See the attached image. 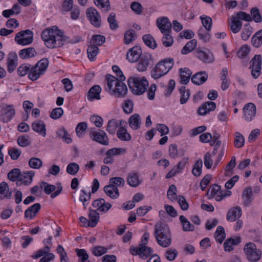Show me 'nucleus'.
I'll use <instances>...</instances> for the list:
<instances>
[{"mask_svg":"<svg viewBox=\"0 0 262 262\" xmlns=\"http://www.w3.org/2000/svg\"><path fill=\"white\" fill-rule=\"evenodd\" d=\"M41 37L45 46L49 49L62 47L67 41L68 37L56 26L45 29L41 34Z\"/></svg>","mask_w":262,"mask_h":262,"instance_id":"nucleus-1","label":"nucleus"},{"mask_svg":"<svg viewBox=\"0 0 262 262\" xmlns=\"http://www.w3.org/2000/svg\"><path fill=\"white\" fill-rule=\"evenodd\" d=\"M154 235L158 244L162 247L166 248L170 245V232L166 224L161 222L156 224L155 226Z\"/></svg>","mask_w":262,"mask_h":262,"instance_id":"nucleus-2","label":"nucleus"},{"mask_svg":"<svg viewBox=\"0 0 262 262\" xmlns=\"http://www.w3.org/2000/svg\"><path fill=\"white\" fill-rule=\"evenodd\" d=\"M174 60L172 58H167L160 60L151 71V76L157 80L167 74L172 68Z\"/></svg>","mask_w":262,"mask_h":262,"instance_id":"nucleus-3","label":"nucleus"},{"mask_svg":"<svg viewBox=\"0 0 262 262\" xmlns=\"http://www.w3.org/2000/svg\"><path fill=\"white\" fill-rule=\"evenodd\" d=\"M49 62L47 58H44L39 60L35 65L31 64L28 78L32 81L37 80L46 72Z\"/></svg>","mask_w":262,"mask_h":262,"instance_id":"nucleus-4","label":"nucleus"},{"mask_svg":"<svg viewBox=\"0 0 262 262\" xmlns=\"http://www.w3.org/2000/svg\"><path fill=\"white\" fill-rule=\"evenodd\" d=\"M127 82L129 89L136 95H141L144 93L148 85L147 80L138 77H130Z\"/></svg>","mask_w":262,"mask_h":262,"instance_id":"nucleus-5","label":"nucleus"},{"mask_svg":"<svg viewBox=\"0 0 262 262\" xmlns=\"http://www.w3.org/2000/svg\"><path fill=\"white\" fill-rule=\"evenodd\" d=\"M244 251L246 258L249 261L256 262L261 257V251L258 249L253 243H247L244 246Z\"/></svg>","mask_w":262,"mask_h":262,"instance_id":"nucleus-6","label":"nucleus"},{"mask_svg":"<svg viewBox=\"0 0 262 262\" xmlns=\"http://www.w3.org/2000/svg\"><path fill=\"white\" fill-rule=\"evenodd\" d=\"M154 62L153 56L149 53H146L143 54L136 62V67L139 72H144L147 70L148 67L153 66Z\"/></svg>","mask_w":262,"mask_h":262,"instance_id":"nucleus-7","label":"nucleus"},{"mask_svg":"<svg viewBox=\"0 0 262 262\" xmlns=\"http://www.w3.org/2000/svg\"><path fill=\"white\" fill-rule=\"evenodd\" d=\"M33 33L29 29L19 32L15 37V42L22 46L30 45L33 42Z\"/></svg>","mask_w":262,"mask_h":262,"instance_id":"nucleus-8","label":"nucleus"},{"mask_svg":"<svg viewBox=\"0 0 262 262\" xmlns=\"http://www.w3.org/2000/svg\"><path fill=\"white\" fill-rule=\"evenodd\" d=\"M89 134L93 141L103 145H108L109 144L108 137L104 130L99 129V131H96L92 129L90 131Z\"/></svg>","mask_w":262,"mask_h":262,"instance_id":"nucleus-9","label":"nucleus"},{"mask_svg":"<svg viewBox=\"0 0 262 262\" xmlns=\"http://www.w3.org/2000/svg\"><path fill=\"white\" fill-rule=\"evenodd\" d=\"M195 56L205 63H212L214 60L212 53L206 48H198L195 50Z\"/></svg>","mask_w":262,"mask_h":262,"instance_id":"nucleus-10","label":"nucleus"},{"mask_svg":"<svg viewBox=\"0 0 262 262\" xmlns=\"http://www.w3.org/2000/svg\"><path fill=\"white\" fill-rule=\"evenodd\" d=\"M250 63L252 76L254 79H256L260 76L261 73L262 63L261 55H255Z\"/></svg>","mask_w":262,"mask_h":262,"instance_id":"nucleus-11","label":"nucleus"},{"mask_svg":"<svg viewBox=\"0 0 262 262\" xmlns=\"http://www.w3.org/2000/svg\"><path fill=\"white\" fill-rule=\"evenodd\" d=\"M207 195L209 199L215 198L217 201H221L225 198V195H223V191L221 190V186L217 184L210 186L207 192Z\"/></svg>","mask_w":262,"mask_h":262,"instance_id":"nucleus-12","label":"nucleus"},{"mask_svg":"<svg viewBox=\"0 0 262 262\" xmlns=\"http://www.w3.org/2000/svg\"><path fill=\"white\" fill-rule=\"evenodd\" d=\"M86 16L91 23L96 27L101 25V18L98 11L94 8H88L86 11Z\"/></svg>","mask_w":262,"mask_h":262,"instance_id":"nucleus-13","label":"nucleus"},{"mask_svg":"<svg viewBox=\"0 0 262 262\" xmlns=\"http://www.w3.org/2000/svg\"><path fill=\"white\" fill-rule=\"evenodd\" d=\"M7 68L9 73H12L16 69L18 64V57L15 52H10L7 56Z\"/></svg>","mask_w":262,"mask_h":262,"instance_id":"nucleus-14","label":"nucleus"},{"mask_svg":"<svg viewBox=\"0 0 262 262\" xmlns=\"http://www.w3.org/2000/svg\"><path fill=\"white\" fill-rule=\"evenodd\" d=\"M142 50L138 46L130 49L126 54V59L131 63L136 62L142 55Z\"/></svg>","mask_w":262,"mask_h":262,"instance_id":"nucleus-15","label":"nucleus"},{"mask_svg":"<svg viewBox=\"0 0 262 262\" xmlns=\"http://www.w3.org/2000/svg\"><path fill=\"white\" fill-rule=\"evenodd\" d=\"M243 113L245 119L246 121H252L256 113L255 105L252 103H249L246 104L243 108Z\"/></svg>","mask_w":262,"mask_h":262,"instance_id":"nucleus-16","label":"nucleus"},{"mask_svg":"<svg viewBox=\"0 0 262 262\" xmlns=\"http://www.w3.org/2000/svg\"><path fill=\"white\" fill-rule=\"evenodd\" d=\"M156 24L163 34L171 33V24L167 17H164L161 19H157Z\"/></svg>","mask_w":262,"mask_h":262,"instance_id":"nucleus-17","label":"nucleus"},{"mask_svg":"<svg viewBox=\"0 0 262 262\" xmlns=\"http://www.w3.org/2000/svg\"><path fill=\"white\" fill-rule=\"evenodd\" d=\"M2 119L4 122L10 121L14 117L15 111L12 105H7L4 107L1 111Z\"/></svg>","mask_w":262,"mask_h":262,"instance_id":"nucleus-18","label":"nucleus"},{"mask_svg":"<svg viewBox=\"0 0 262 262\" xmlns=\"http://www.w3.org/2000/svg\"><path fill=\"white\" fill-rule=\"evenodd\" d=\"M127 184L132 187H136L140 185L142 181L140 179L139 174L136 171L130 172L127 177Z\"/></svg>","mask_w":262,"mask_h":262,"instance_id":"nucleus-19","label":"nucleus"},{"mask_svg":"<svg viewBox=\"0 0 262 262\" xmlns=\"http://www.w3.org/2000/svg\"><path fill=\"white\" fill-rule=\"evenodd\" d=\"M216 108V104L212 101L204 102L199 107L198 113L199 115H205L211 111H214Z\"/></svg>","mask_w":262,"mask_h":262,"instance_id":"nucleus-20","label":"nucleus"},{"mask_svg":"<svg viewBox=\"0 0 262 262\" xmlns=\"http://www.w3.org/2000/svg\"><path fill=\"white\" fill-rule=\"evenodd\" d=\"M106 79L107 80L108 92L111 95H113L114 92L116 90V88L117 87L120 81V78L108 74L106 76Z\"/></svg>","mask_w":262,"mask_h":262,"instance_id":"nucleus-21","label":"nucleus"},{"mask_svg":"<svg viewBox=\"0 0 262 262\" xmlns=\"http://www.w3.org/2000/svg\"><path fill=\"white\" fill-rule=\"evenodd\" d=\"M126 122L123 120L112 119L108 121L106 130L111 134L114 135L118 128L122 126Z\"/></svg>","mask_w":262,"mask_h":262,"instance_id":"nucleus-22","label":"nucleus"},{"mask_svg":"<svg viewBox=\"0 0 262 262\" xmlns=\"http://www.w3.org/2000/svg\"><path fill=\"white\" fill-rule=\"evenodd\" d=\"M34 175V172L32 171L24 172L22 173L20 172L19 179L17 181L16 184L19 185L23 183L25 185L30 184L32 181Z\"/></svg>","mask_w":262,"mask_h":262,"instance_id":"nucleus-23","label":"nucleus"},{"mask_svg":"<svg viewBox=\"0 0 262 262\" xmlns=\"http://www.w3.org/2000/svg\"><path fill=\"white\" fill-rule=\"evenodd\" d=\"M242 215V210L239 207L231 208L227 212V220L230 222L237 220Z\"/></svg>","mask_w":262,"mask_h":262,"instance_id":"nucleus-24","label":"nucleus"},{"mask_svg":"<svg viewBox=\"0 0 262 262\" xmlns=\"http://www.w3.org/2000/svg\"><path fill=\"white\" fill-rule=\"evenodd\" d=\"M12 191L9 190V187L6 182L0 183V200L5 199H10L12 197Z\"/></svg>","mask_w":262,"mask_h":262,"instance_id":"nucleus-25","label":"nucleus"},{"mask_svg":"<svg viewBox=\"0 0 262 262\" xmlns=\"http://www.w3.org/2000/svg\"><path fill=\"white\" fill-rule=\"evenodd\" d=\"M207 78L208 74L206 72H199L192 76L191 81L196 85H201L206 81Z\"/></svg>","mask_w":262,"mask_h":262,"instance_id":"nucleus-26","label":"nucleus"},{"mask_svg":"<svg viewBox=\"0 0 262 262\" xmlns=\"http://www.w3.org/2000/svg\"><path fill=\"white\" fill-rule=\"evenodd\" d=\"M32 129L42 135L43 137H45L46 135V128L45 123L43 121L40 120H37L32 124Z\"/></svg>","mask_w":262,"mask_h":262,"instance_id":"nucleus-27","label":"nucleus"},{"mask_svg":"<svg viewBox=\"0 0 262 262\" xmlns=\"http://www.w3.org/2000/svg\"><path fill=\"white\" fill-rule=\"evenodd\" d=\"M41 208L39 203H35L29 207L25 212V217L33 219L36 216V213L40 210Z\"/></svg>","mask_w":262,"mask_h":262,"instance_id":"nucleus-28","label":"nucleus"},{"mask_svg":"<svg viewBox=\"0 0 262 262\" xmlns=\"http://www.w3.org/2000/svg\"><path fill=\"white\" fill-rule=\"evenodd\" d=\"M125 80H121L114 91L113 95L118 97H123L127 93V88L125 84L123 82Z\"/></svg>","mask_w":262,"mask_h":262,"instance_id":"nucleus-29","label":"nucleus"},{"mask_svg":"<svg viewBox=\"0 0 262 262\" xmlns=\"http://www.w3.org/2000/svg\"><path fill=\"white\" fill-rule=\"evenodd\" d=\"M101 92V88L98 85L93 86L88 92V98L90 100L94 99L99 100L100 99V93Z\"/></svg>","mask_w":262,"mask_h":262,"instance_id":"nucleus-30","label":"nucleus"},{"mask_svg":"<svg viewBox=\"0 0 262 262\" xmlns=\"http://www.w3.org/2000/svg\"><path fill=\"white\" fill-rule=\"evenodd\" d=\"M128 123L130 127L133 129H138L141 124V120L140 115L138 114L132 115L128 119Z\"/></svg>","mask_w":262,"mask_h":262,"instance_id":"nucleus-31","label":"nucleus"},{"mask_svg":"<svg viewBox=\"0 0 262 262\" xmlns=\"http://www.w3.org/2000/svg\"><path fill=\"white\" fill-rule=\"evenodd\" d=\"M243 23L235 16H232L230 24V29L233 33H237L242 29Z\"/></svg>","mask_w":262,"mask_h":262,"instance_id":"nucleus-32","label":"nucleus"},{"mask_svg":"<svg viewBox=\"0 0 262 262\" xmlns=\"http://www.w3.org/2000/svg\"><path fill=\"white\" fill-rule=\"evenodd\" d=\"M36 54V51L32 47L22 49L19 52L20 58L23 59L34 57Z\"/></svg>","mask_w":262,"mask_h":262,"instance_id":"nucleus-33","label":"nucleus"},{"mask_svg":"<svg viewBox=\"0 0 262 262\" xmlns=\"http://www.w3.org/2000/svg\"><path fill=\"white\" fill-rule=\"evenodd\" d=\"M180 72L181 83L186 84L189 81L192 72L187 68L180 69Z\"/></svg>","mask_w":262,"mask_h":262,"instance_id":"nucleus-34","label":"nucleus"},{"mask_svg":"<svg viewBox=\"0 0 262 262\" xmlns=\"http://www.w3.org/2000/svg\"><path fill=\"white\" fill-rule=\"evenodd\" d=\"M103 189L105 193L111 199H116L119 196L118 189L110 184L104 186Z\"/></svg>","mask_w":262,"mask_h":262,"instance_id":"nucleus-35","label":"nucleus"},{"mask_svg":"<svg viewBox=\"0 0 262 262\" xmlns=\"http://www.w3.org/2000/svg\"><path fill=\"white\" fill-rule=\"evenodd\" d=\"M140 257L141 258L144 259L152 255V249L150 247H146V243H142L140 244Z\"/></svg>","mask_w":262,"mask_h":262,"instance_id":"nucleus-36","label":"nucleus"},{"mask_svg":"<svg viewBox=\"0 0 262 262\" xmlns=\"http://www.w3.org/2000/svg\"><path fill=\"white\" fill-rule=\"evenodd\" d=\"M241 242L239 238L235 239L230 238L225 241L224 243V250L226 251H231L233 249V246L238 245Z\"/></svg>","mask_w":262,"mask_h":262,"instance_id":"nucleus-37","label":"nucleus"},{"mask_svg":"<svg viewBox=\"0 0 262 262\" xmlns=\"http://www.w3.org/2000/svg\"><path fill=\"white\" fill-rule=\"evenodd\" d=\"M117 136L122 141H130L132 138L130 135L123 125L119 128L117 132Z\"/></svg>","mask_w":262,"mask_h":262,"instance_id":"nucleus-38","label":"nucleus"},{"mask_svg":"<svg viewBox=\"0 0 262 262\" xmlns=\"http://www.w3.org/2000/svg\"><path fill=\"white\" fill-rule=\"evenodd\" d=\"M142 39L145 44L149 48L155 49L157 47V44L154 38L150 34H146L142 36Z\"/></svg>","mask_w":262,"mask_h":262,"instance_id":"nucleus-39","label":"nucleus"},{"mask_svg":"<svg viewBox=\"0 0 262 262\" xmlns=\"http://www.w3.org/2000/svg\"><path fill=\"white\" fill-rule=\"evenodd\" d=\"M197 41L195 39H192L189 41L181 50L182 54H187L192 51L196 47Z\"/></svg>","mask_w":262,"mask_h":262,"instance_id":"nucleus-40","label":"nucleus"},{"mask_svg":"<svg viewBox=\"0 0 262 262\" xmlns=\"http://www.w3.org/2000/svg\"><path fill=\"white\" fill-rule=\"evenodd\" d=\"M89 216L91 224V227H95L99 222V214L97 210L90 209Z\"/></svg>","mask_w":262,"mask_h":262,"instance_id":"nucleus-41","label":"nucleus"},{"mask_svg":"<svg viewBox=\"0 0 262 262\" xmlns=\"http://www.w3.org/2000/svg\"><path fill=\"white\" fill-rule=\"evenodd\" d=\"M251 41L254 47L258 48L262 45V29L258 31L252 37Z\"/></svg>","mask_w":262,"mask_h":262,"instance_id":"nucleus-42","label":"nucleus"},{"mask_svg":"<svg viewBox=\"0 0 262 262\" xmlns=\"http://www.w3.org/2000/svg\"><path fill=\"white\" fill-rule=\"evenodd\" d=\"M105 41V37L101 35H94L89 42L90 45L97 47L102 45Z\"/></svg>","mask_w":262,"mask_h":262,"instance_id":"nucleus-43","label":"nucleus"},{"mask_svg":"<svg viewBox=\"0 0 262 262\" xmlns=\"http://www.w3.org/2000/svg\"><path fill=\"white\" fill-rule=\"evenodd\" d=\"M214 237L216 241L221 244L226 237V234L224 228L221 226H218L214 233Z\"/></svg>","mask_w":262,"mask_h":262,"instance_id":"nucleus-44","label":"nucleus"},{"mask_svg":"<svg viewBox=\"0 0 262 262\" xmlns=\"http://www.w3.org/2000/svg\"><path fill=\"white\" fill-rule=\"evenodd\" d=\"M180 220L183 225V229L185 231H192L194 230V227L183 215L180 216Z\"/></svg>","mask_w":262,"mask_h":262,"instance_id":"nucleus-45","label":"nucleus"},{"mask_svg":"<svg viewBox=\"0 0 262 262\" xmlns=\"http://www.w3.org/2000/svg\"><path fill=\"white\" fill-rule=\"evenodd\" d=\"M136 38V34L134 30L126 31L124 35V43L126 45L130 43Z\"/></svg>","mask_w":262,"mask_h":262,"instance_id":"nucleus-46","label":"nucleus"},{"mask_svg":"<svg viewBox=\"0 0 262 262\" xmlns=\"http://www.w3.org/2000/svg\"><path fill=\"white\" fill-rule=\"evenodd\" d=\"M94 2L97 7H100L104 12H107L111 9L109 0H94Z\"/></svg>","mask_w":262,"mask_h":262,"instance_id":"nucleus-47","label":"nucleus"},{"mask_svg":"<svg viewBox=\"0 0 262 262\" xmlns=\"http://www.w3.org/2000/svg\"><path fill=\"white\" fill-rule=\"evenodd\" d=\"M99 52L98 47L89 43L87 49L88 56L91 60H93Z\"/></svg>","mask_w":262,"mask_h":262,"instance_id":"nucleus-48","label":"nucleus"},{"mask_svg":"<svg viewBox=\"0 0 262 262\" xmlns=\"http://www.w3.org/2000/svg\"><path fill=\"white\" fill-rule=\"evenodd\" d=\"M88 127L87 124L85 122L79 123L76 127V132L77 136L79 138L83 137Z\"/></svg>","mask_w":262,"mask_h":262,"instance_id":"nucleus-49","label":"nucleus"},{"mask_svg":"<svg viewBox=\"0 0 262 262\" xmlns=\"http://www.w3.org/2000/svg\"><path fill=\"white\" fill-rule=\"evenodd\" d=\"M250 13L252 20H253L257 23H259L262 21V17L258 8L257 7L252 8L250 10Z\"/></svg>","mask_w":262,"mask_h":262,"instance_id":"nucleus-50","label":"nucleus"},{"mask_svg":"<svg viewBox=\"0 0 262 262\" xmlns=\"http://www.w3.org/2000/svg\"><path fill=\"white\" fill-rule=\"evenodd\" d=\"M110 184L114 187L117 188L119 186H123L125 184V181L123 178L116 177L110 178Z\"/></svg>","mask_w":262,"mask_h":262,"instance_id":"nucleus-51","label":"nucleus"},{"mask_svg":"<svg viewBox=\"0 0 262 262\" xmlns=\"http://www.w3.org/2000/svg\"><path fill=\"white\" fill-rule=\"evenodd\" d=\"M28 164L32 168L39 169L42 166V162L39 158L32 157L29 160Z\"/></svg>","mask_w":262,"mask_h":262,"instance_id":"nucleus-52","label":"nucleus"},{"mask_svg":"<svg viewBox=\"0 0 262 262\" xmlns=\"http://www.w3.org/2000/svg\"><path fill=\"white\" fill-rule=\"evenodd\" d=\"M180 92L181 94L180 103L182 104H185L190 97V91L189 90H186L185 86H182L180 89Z\"/></svg>","mask_w":262,"mask_h":262,"instance_id":"nucleus-53","label":"nucleus"},{"mask_svg":"<svg viewBox=\"0 0 262 262\" xmlns=\"http://www.w3.org/2000/svg\"><path fill=\"white\" fill-rule=\"evenodd\" d=\"M253 32V28L250 26L249 24H247L245 25L243 32L241 34L242 38L244 40H247L249 39L251 33Z\"/></svg>","mask_w":262,"mask_h":262,"instance_id":"nucleus-54","label":"nucleus"},{"mask_svg":"<svg viewBox=\"0 0 262 262\" xmlns=\"http://www.w3.org/2000/svg\"><path fill=\"white\" fill-rule=\"evenodd\" d=\"M177 187L174 185H171L167 192V198L171 201H174L177 200Z\"/></svg>","mask_w":262,"mask_h":262,"instance_id":"nucleus-55","label":"nucleus"},{"mask_svg":"<svg viewBox=\"0 0 262 262\" xmlns=\"http://www.w3.org/2000/svg\"><path fill=\"white\" fill-rule=\"evenodd\" d=\"M203 162L201 159L197 160L192 170V174L195 177H199L202 173Z\"/></svg>","mask_w":262,"mask_h":262,"instance_id":"nucleus-56","label":"nucleus"},{"mask_svg":"<svg viewBox=\"0 0 262 262\" xmlns=\"http://www.w3.org/2000/svg\"><path fill=\"white\" fill-rule=\"evenodd\" d=\"M20 170L18 168H14L8 173V178L12 182L18 181L19 179Z\"/></svg>","mask_w":262,"mask_h":262,"instance_id":"nucleus-57","label":"nucleus"},{"mask_svg":"<svg viewBox=\"0 0 262 262\" xmlns=\"http://www.w3.org/2000/svg\"><path fill=\"white\" fill-rule=\"evenodd\" d=\"M31 64H23L20 66L17 69V73L20 76H24L30 72Z\"/></svg>","mask_w":262,"mask_h":262,"instance_id":"nucleus-58","label":"nucleus"},{"mask_svg":"<svg viewBox=\"0 0 262 262\" xmlns=\"http://www.w3.org/2000/svg\"><path fill=\"white\" fill-rule=\"evenodd\" d=\"M50 251V247L48 246H45L44 249H39L32 255L33 259H37L41 256H44L49 252Z\"/></svg>","mask_w":262,"mask_h":262,"instance_id":"nucleus-59","label":"nucleus"},{"mask_svg":"<svg viewBox=\"0 0 262 262\" xmlns=\"http://www.w3.org/2000/svg\"><path fill=\"white\" fill-rule=\"evenodd\" d=\"M79 169V166L76 163H71L67 167V172L71 175H75Z\"/></svg>","mask_w":262,"mask_h":262,"instance_id":"nucleus-60","label":"nucleus"},{"mask_svg":"<svg viewBox=\"0 0 262 262\" xmlns=\"http://www.w3.org/2000/svg\"><path fill=\"white\" fill-rule=\"evenodd\" d=\"M236 136L234 139V146L236 148L243 147L245 143V139L243 136L238 132L235 133Z\"/></svg>","mask_w":262,"mask_h":262,"instance_id":"nucleus-61","label":"nucleus"},{"mask_svg":"<svg viewBox=\"0 0 262 262\" xmlns=\"http://www.w3.org/2000/svg\"><path fill=\"white\" fill-rule=\"evenodd\" d=\"M170 34V33H164V36L162 39L163 45L166 47L171 46L173 42V38Z\"/></svg>","mask_w":262,"mask_h":262,"instance_id":"nucleus-62","label":"nucleus"},{"mask_svg":"<svg viewBox=\"0 0 262 262\" xmlns=\"http://www.w3.org/2000/svg\"><path fill=\"white\" fill-rule=\"evenodd\" d=\"M77 256L80 258L81 262H90L88 260L89 255L85 249H76Z\"/></svg>","mask_w":262,"mask_h":262,"instance_id":"nucleus-63","label":"nucleus"},{"mask_svg":"<svg viewBox=\"0 0 262 262\" xmlns=\"http://www.w3.org/2000/svg\"><path fill=\"white\" fill-rule=\"evenodd\" d=\"M107 251V249L103 246H96L92 249V253L96 256H100L103 254L106 253Z\"/></svg>","mask_w":262,"mask_h":262,"instance_id":"nucleus-64","label":"nucleus"}]
</instances>
